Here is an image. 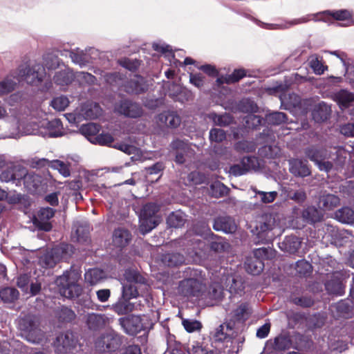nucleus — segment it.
Listing matches in <instances>:
<instances>
[{"instance_id":"9d476101","label":"nucleus","mask_w":354,"mask_h":354,"mask_svg":"<svg viewBox=\"0 0 354 354\" xmlns=\"http://www.w3.org/2000/svg\"><path fill=\"white\" fill-rule=\"evenodd\" d=\"M71 250L72 247L68 245L55 248L50 252H48L40 257L39 264L43 267H53L61 259H66L68 252Z\"/></svg>"},{"instance_id":"2f4dec72","label":"nucleus","mask_w":354,"mask_h":354,"mask_svg":"<svg viewBox=\"0 0 354 354\" xmlns=\"http://www.w3.org/2000/svg\"><path fill=\"white\" fill-rule=\"evenodd\" d=\"M100 131V127L95 123H88L84 124L80 128V132L84 135L90 142L93 137L97 136Z\"/></svg>"},{"instance_id":"69168bd1","label":"nucleus","mask_w":354,"mask_h":354,"mask_svg":"<svg viewBox=\"0 0 354 354\" xmlns=\"http://www.w3.org/2000/svg\"><path fill=\"white\" fill-rule=\"evenodd\" d=\"M15 177L14 170L12 168L8 169L3 172L0 176V179L3 182H9L13 180Z\"/></svg>"},{"instance_id":"09e8293b","label":"nucleus","mask_w":354,"mask_h":354,"mask_svg":"<svg viewBox=\"0 0 354 354\" xmlns=\"http://www.w3.org/2000/svg\"><path fill=\"white\" fill-rule=\"evenodd\" d=\"M182 324L185 329L189 333L199 330L202 327L201 323L196 320L183 319Z\"/></svg>"},{"instance_id":"393cba45","label":"nucleus","mask_w":354,"mask_h":354,"mask_svg":"<svg viewBox=\"0 0 354 354\" xmlns=\"http://www.w3.org/2000/svg\"><path fill=\"white\" fill-rule=\"evenodd\" d=\"M74 77V75L72 71L66 67L56 73L54 76V81L56 84L64 86L70 84Z\"/></svg>"},{"instance_id":"58836bf2","label":"nucleus","mask_w":354,"mask_h":354,"mask_svg":"<svg viewBox=\"0 0 354 354\" xmlns=\"http://www.w3.org/2000/svg\"><path fill=\"white\" fill-rule=\"evenodd\" d=\"M241 165L247 172L256 171L259 169L260 164L259 160L255 157H245L241 160Z\"/></svg>"},{"instance_id":"c85d7f7f","label":"nucleus","mask_w":354,"mask_h":354,"mask_svg":"<svg viewBox=\"0 0 354 354\" xmlns=\"http://www.w3.org/2000/svg\"><path fill=\"white\" fill-rule=\"evenodd\" d=\"M335 218L341 223H354V211L349 207H343L335 213Z\"/></svg>"},{"instance_id":"ddd939ff","label":"nucleus","mask_w":354,"mask_h":354,"mask_svg":"<svg viewBox=\"0 0 354 354\" xmlns=\"http://www.w3.org/2000/svg\"><path fill=\"white\" fill-rule=\"evenodd\" d=\"M54 214V210L50 207L41 209L37 217H35L33 220L34 225L40 230L46 232L50 231L52 225L48 221L53 217Z\"/></svg>"},{"instance_id":"f3484780","label":"nucleus","mask_w":354,"mask_h":354,"mask_svg":"<svg viewBox=\"0 0 354 354\" xmlns=\"http://www.w3.org/2000/svg\"><path fill=\"white\" fill-rule=\"evenodd\" d=\"M156 122L160 127L176 128L180 125L181 120L176 113L165 111L158 115Z\"/></svg>"},{"instance_id":"412c9836","label":"nucleus","mask_w":354,"mask_h":354,"mask_svg":"<svg viewBox=\"0 0 354 354\" xmlns=\"http://www.w3.org/2000/svg\"><path fill=\"white\" fill-rule=\"evenodd\" d=\"M214 228L216 231L233 233L236 229V225L234 221L230 217H220L215 221Z\"/></svg>"},{"instance_id":"5fc2aeb1","label":"nucleus","mask_w":354,"mask_h":354,"mask_svg":"<svg viewBox=\"0 0 354 354\" xmlns=\"http://www.w3.org/2000/svg\"><path fill=\"white\" fill-rule=\"evenodd\" d=\"M211 248L216 252L225 251L229 248V244L221 238H216L211 243Z\"/></svg>"},{"instance_id":"5701e85b","label":"nucleus","mask_w":354,"mask_h":354,"mask_svg":"<svg viewBox=\"0 0 354 354\" xmlns=\"http://www.w3.org/2000/svg\"><path fill=\"white\" fill-rule=\"evenodd\" d=\"M83 119L92 120L101 115V108L96 103H88L82 105L80 109Z\"/></svg>"},{"instance_id":"39448f33","label":"nucleus","mask_w":354,"mask_h":354,"mask_svg":"<svg viewBox=\"0 0 354 354\" xmlns=\"http://www.w3.org/2000/svg\"><path fill=\"white\" fill-rule=\"evenodd\" d=\"M125 282L123 283L122 297L129 300L139 295L138 290L142 286L147 289L145 279L135 270H127L124 274Z\"/></svg>"},{"instance_id":"c756f323","label":"nucleus","mask_w":354,"mask_h":354,"mask_svg":"<svg viewBox=\"0 0 354 354\" xmlns=\"http://www.w3.org/2000/svg\"><path fill=\"white\" fill-rule=\"evenodd\" d=\"M300 244L301 243L298 238L295 236H288L280 243L279 247L282 250H285L289 253H294L299 248Z\"/></svg>"},{"instance_id":"f257e3e1","label":"nucleus","mask_w":354,"mask_h":354,"mask_svg":"<svg viewBox=\"0 0 354 354\" xmlns=\"http://www.w3.org/2000/svg\"><path fill=\"white\" fill-rule=\"evenodd\" d=\"M342 149H308L306 151V156L318 167L320 171L329 172L334 167L336 159L342 156Z\"/></svg>"},{"instance_id":"bf43d9fd","label":"nucleus","mask_w":354,"mask_h":354,"mask_svg":"<svg viewBox=\"0 0 354 354\" xmlns=\"http://www.w3.org/2000/svg\"><path fill=\"white\" fill-rule=\"evenodd\" d=\"M190 82L198 88H200L204 84V77L201 74H190Z\"/></svg>"},{"instance_id":"3c124183","label":"nucleus","mask_w":354,"mask_h":354,"mask_svg":"<svg viewBox=\"0 0 354 354\" xmlns=\"http://www.w3.org/2000/svg\"><path fill=\"white\" fill-rule=\"evenodd\" d=\"M225 326L223 324L218 326L212 333V338L214 342H223L228 338L227 333L224 331Z\"/></svg>"},{"instance_id":"cd10ccee","label":"nucleus","mask_w":354,"mask_h":354,"mask_svg":"<svg viewBox=\"0 0 354 354\" xmlns=\"http://www.w3.org/2000/svg\"><path fill=\"white\" fill-rule=\"evenodd\" d=\"M104 277L105 274L104 272L98 268L91 269L88 270L84 274L86 282L91 286L97 284Z\"/></svg>"},{"instance_id":"4be33fe9","label":"nucleus","mask_w":354,"mask_h":354,"mask_svg":"<svg viewBox=\"0 0 354 354\" xmlns=\"http://www.w3.org/2000/svg\"><path fill=\"white\" fill-rule=\"evenodd\" d=\"M340 200L338 196L327 194L320 196L319 200V207L324 211H329L338 206Z\"/></svg>"},{"instance_id":"72a5a7b5","label":"nucleus","mask_w":354,"mask_h":354,"mask_svg":"<svg viewBox=\"0 0 354 354\" xmlns=\"http://www.w3.org/2000/svg\"><path fill=\"white\" fill-rule=\"evenodd\" d=\"M86 322L91 329H95L104 324V318L102 315L91 313L86 315Z\"/></svg>"},{"instance_id":"c9c22d12","label":"nucleus","mask_w":354,"mask_h":354,"mask_svg":"<svg viewBox=\"0 0 354 354\" xmlns=\"http://www.w3.org/2000/svg\"><path fill=\"white\" fill-rule=\"evenodd\" d=\"M163 262L168 266H177L185 262V258L178 253L168 254L164 257Z\"/></svg>"},{"instance_id":"de8ad7c7","label":"nucleus","mask_w":354,"mask_h":354,"mask_svg":"<svg viewBox=\"0 0 354 354\" xmlns=\"http://www.w3.org/2000/svg\"><path fill=\"white\" fill-rule=\"evenodd\" d=\"M114 147L129 155H138L140 150L136 146L127 143H120L114 145Z\"/></svg>"},{"instance_id":"2eb2a0df","label":"nucleus","mask_w":354,"mask_h":354,"mask_svg":"<svg viewBox=\"0 0 354 354\" xmlns=\"http://www.w3.org/2000/svg\"><path fill=\"white\" fill-rule=\"evenodd\" d=\"M36 165L38 167H45L48 165L52 169L57 170L58 172L64 177H68L71 175V165L59 160L49 161L47 159L42 158L37 161Z\"/></svg>"},{"instance_id":"4d7b16f0","label":"nucleus","mask_w":354,"mask_h":354,"mask_svg":"<svg viewBox=\"0 0 354 354\" xmlns=\"http://www.w3.org/2000/svg\"><path fill=\"white\" fill-rule=\"evenodd\" d=\"M65 116L69 122L74 124H77L84 120L79 109H77L73 113L66 114Z\"/></svg>"},{"instance_id":"a211bd4d","label":"nucleus","mask_w":354,"mask_h":354,"mask_svg":"<svg viewBox=\"0 0 354 354\" xmlns=\"http://www.w3.org/2000/svg\"><path fill=\"white\" fill-rule=\"evenodd\" d=\"M120 113L131 118H138L142 115V108L136 103L124 101L118 109Z\"/></svg>"},{"instance_id":"864d4df0","label":"nucleus","mask_w":354,"mask_h":354,"mask_svg":"<svg viewBox=\"0 0 354 354\" xmlns=\"http://www.w3.org/2000/svg\"><path fill=\"white\" fill-rule=\"evenodd\" d=\"M15 84L16 83L10 79H6L0 82V95L11 92L14 89Z\"/></svg>"},{"instance_id":"37998d69","label":"nucleus","mask_w":354,"mask_h":354,"mask_svg":"<svg viewBox=\"0 0 354 354\" xmlns=\"http://www.w3.org/2000/svg\"><path fill=\"white\" fill-rule=\"evenodd\" d=\"M210 117L214 124L219 126L228 125L232 121V118L229 114L217 115L216 113H212L210 114Z\"/></svg>"},{"instance_id":"e2e57ef3","label":"nucleus","mask_w":354,"mask_h":354,"mask_svg":"<svg viewBox=\"0 0 354 354\" xmlns=\"http://www.w3.org/2000/svg\"><path fill=\"white\" fill-rule=\"evenodd\" d=\"M310 265L307 261H301L297 262V269L298 272H299L300 274H305L306 273L310 271Z\"/></svg>"},{"instance_id":"f704fd0d","label":"nucleus","mask_w":354,"mask_h":354,"mask_svg":"<svg viewBox=\"0 0 354 354\" xmlns=\"http://www.w3.org/2000/svg\"><path fill=\"white\" fill-rule=\"evenodd\" d=\"M19 292L13 288H6L0 291V297L5 302H13L19 297Z\"/></svg>"},{"instance_id":"a18cd8bd","label":"nucleus","mask_w":354,"mask_h":354,"mask_svg":"<svg viewBox=\"0 0 354 354\" xmlns=\"http://www.w3.org/2000/svg\"><path fill=\"white\" fill-rule=\"evenodd\" d=\"M291 341L286 336H279L274 339V348L279 351L288 349L291 346Z\"/></svg>"},{"instance_id":"052dcab7","label":"nucleus","mask_w":354,"mask_h":354,"mask_svg":"<svg viewBox=\"0 0 354 354\" xmlns=\"http://www.w3.org/2000/svg\"><path fill=\"white\" fill-rule=\"evenodd\" d=\"M97 299L100 302H105L108 301L111 296V291L109 289H101L96 292Z\"/></svg>"},{"instance_id":"7c9ffc66","label":"nucleus","mask_w":354,"mask_h":354,"mask_svg":"<svg viewBox=\"0 0 354 354\" xmlns=\"http://www.w3.org/2000/svg\"><path fill=\"white\" fill-rule=\"evenodd\" d=\"M41 183V177L35 173H28L24 178V186L30 192H34Z\"/></svg>"},{"instance_id":"8fccbe9b","label":"nucleus","mask_w":354,"mask_h":354,"mask_svg":"<svg viewBox=\"0 0 354 354\" xmlns=\"http://www.w3.org/2000/svg\"><path fill=\"white\" fill-rule=\"evenodd\" d=\"M209 138L212 142H221L226 138V135L223 129H213L210 131Z\"/></svg>"},{"instance_id":"79ce46f5","label":"nucleus","mask_w":354,"mask_h":354,"mask_svg":"<svg viewBox=\"0 0 354 354\" xmlns=\"http://www.w3.org/2000/svg\"><path fill=\"white\" fill-rule=\"evenodd\" d=\"M69 54L72 61L80 66L85 65V64L88 62L87 57L82 50L77 49L75 50L69 52Z\"/></svg>"},{"instance_id":"aec40b11","label":"nucleus","mask_w":354,"mask_h":354,"mask_svg":"<svg viewBox=\"0 0 354 354\" xmlns=\"http://www.w3.org/2000/svg\"><path fill=\"white\" fill-rule=\"evenodd\" d=\"M131 239V234L127 230L119 227L114 230L112 241L115 246L123 248L129 244Z\"/></svg>"},{"instance_id":"f03ea898","label":"nucleus","mask_w":354,"mask_h":354,"mask_svg":"<svg viewBox=\"0 0 354 354\" xmlns=\"http://www.w3.org/2000/svg\"><path fill=\"white\" fill-rule=\"evenodd\" d=\"M18 328L21 335L27 341L34 343H43L46 340L44 333L39 327L37 317L27 315L19 320Z\"/></svg>"},{"instance_id":"13d9d810","label":"nucleus","mask_w":354,"mask_h":354,"mask_svg":"<svg viewBox=\"0 0 354 354\" xmlns=\"http://www.w3.org/2000/svg\"><path fill=\"white\" fill-rule=\"evenodd\" d=\"M12 170H14L15 177L13 180H23L24 182L25 176L28 175L27 171L25 168L21 167L20 166H17L12 167Z\"/></svg>"},{"instance_id":"6e6d98bb","label":"nucleus","mask_w":354,"mask_h":354,"mask_svg":"<svg viewBox=\"0 0 354 354\" xmlns=\"http://www.w3.org/2000/svg\"><path fill=\"white\" fill-rule=\"evenodd\" d=\"M45 66L49 69H55L59 66V61L57 56L48 55L45 57Z\"/></svg>"},{"instance_id":"6ab92c4d","label":"nucleus","mask_w":354,"mask_h":354,"mask_svg":"<svg viewBox=\"0 0 354 354\" xmlns=\"http://www.w3.org/2000/svg\"><path fill=\"white\" fill-rule=\"evenodd\" d=\"M95 344L96 347L101 351H111L118 348L119 340L117 337H114L111 334H106L98 339Z\"/></svg>"},{"instance_id":"bb28decb","label":"nucleus","mask_w":354,"mask_h":354,"mask_svg":"<svg viewBox=\"0 0 354 354\" xmlns=\"http://www.w3.org/2000/svg\"><path fill=\"white\" fill-rule=\"evenodd\" d=\"M147 86L141 77H136L131 80L127 86L126 90L129 93H140L147 90Z\"/></svg>"},{"instance_id":"dca6fc26","label":"nucleus","mask_w":354,"mask_h":354,"mask_svg":"<svg viewBox=\"0 0 354 354\" xmlns=\"http://www.w3.org/2000/svg\"><path fill=\"white\" fill-rule=\"evenodd\" d=\"M122 326L130 335H136L145 328V325L140 316L133 315L127 319H120Z\"/></svg>"},{"instance_id":"774afa93","label":"nucleus","mask_w":354,"mask_h":354,"mask_svg":"<svg viewBox=\"0 0 354 354\" xmlns=\"http://www.w3.org/2000/svg\"><path fill=\"white\" fill-rule=\"evenodd\" d=\"M189 178L196 185L201 184L205 180V176L196 171L191 173Z\"/></svg>"},{"instance_id":"603ef678","label":"nucleus","mask_w":354,"mask_h":354,"mask_svg":"<svg viewBox=\"0 0 354 354\" xmlns=\"http://www.w3.org/2000/svg\"><path fill=\"white\" fill-rule=\"evenodd\" d=\"M286 115L281 112H274L267 115L268 122L273 124H279L286 120Z\"/></svg>"},{"instance_id":"338daca9","label":"nucleus","mask_w":354,"mask_h":354,"mask_svg":"<svg viewBox=\"0 0 354 354\" xmlns=\"http://www.w3.org/2000/svg\"><path fill=\"white\" fill-rule=\"evenodd\" d=\"M340 131L346 136H354V124L348 123L342 126Z\"/></svg>"},{"instance_id":"a878e982","label":"nucleus","mask_w":354,"mask_h":354,"mask_svg":"<svg viewBox=\"0 0 354 354\" xmlns=\"http://www.w3.org/2000/svg\"><path fill=\"white\" fill-rule=\"evenodd\" d=\"M333 99L341 108H346L354 101V95L347 91L342 90L333 94Z\"/></svg>"},{"instance_id":"e433bc0d","label":"nucleus","mask_w":354,"mask_h":354,"mask_svg":"<svg viewBox=\"0 0 354 354\" xmlns=\"http://www.w3.org/2000/svg\"><path fill=\"white\" fill-rule=\"evenodd\" d=\"M185 215L182 212L171 213L167 218V224L172 227H180L184 225Z\"/></svg>"},{"instance_id":"423d86ee","label":"nucleus","mask_w":354,"mask_h":354,"mask_svg":"<svg viewBox=\"0 0 354 354\" xmlns=\"http://www.w3.org/2000/svg\"><path fill=\"white\" fill-rule=\"evenodd\" d=\"M159 207L153 203L143 206L140 214V231L145 234L155 228L161 221L157 214Z\"/></svg>"},{"instance_id":"473e14b6","label":"nucleus","mask_w":354,"mask_h":354,"mask_svg":"<svg viewBox=\"0 0 354 354\" xmlns=\"http://www.w3.org/2000/svg\"><path fill=\"white\" fill-rule=\"evenodd\" d=\"M113 309L118 315H125L133 310V305L122 297L113 306Z\"/></svg>"},{"instance_id":"ea45409f","label":"nucleus","mask_w":354,"mask_h":354,"mask_svg":"<svg viewBox=\"0 0 354 354\" xmlns=\"http://www.w3.org/2000/svg\"><path fill=\"white\" fill-rule=\"evenodd\" d=\"M309 64L314 73L317 75L323 74L328 68L326 66L323 65L317 55H312L310 57Z\"/></svg>"},{"instance_id":"c03bdc74","label":"nucleus","mask_w":354,"mask_h":354,"mask_svg":"<svg viewBox=\"0 0 354 354\" xmlns=\"http://www.w3.org/2000/svg\"><path fill=\"white\" fill-rule=\"evenodd\" d=\"M256 193V197H259L261 201L263 203H272L277 196V192H261L254 189Z\"/></svg>"},{"instance_id":"6e6552de","label":"nucleus","mask_w":354,"mask_h":354,"mask_svg":"<svg viewBox=\"0 0 354 354\" xmlns=\"http://www.w3.org/2000/svg\"><path fill=\"white\" fill-rule=\"evenodd\" d=\"M45 77L44 67L39 64H35L32 67L23 66L19 68L17 80L19 82L26 81L30 84H38L43 81Z\"/></svg>"},{"instance_id":"4c0bfd02","label":"nucleus","mask_w":354,"mask_h":354,"mask_svg":"<svg viewBox=\"0 0 354 354\" xmlns=\"http://www.w3.org/2000/svg\"><path fill=\"white\" fill-rule=\"evenodd\" d=\"M227 187L218 181L213 183L210 186V193L216 198L225 196L227 194Z\"/></svg>"},{"instance_id":"4468645a","label":"nucleus","mask_w":354,"mask_h":354,"mask_svg":"<svg viewBox=\"0 0 354 354\" xmlns=\"http://www.w3.org/2000/svg\"><path fill=\"white\" fill-rule=\"evenodd\" d=\"M75 343L74 335L71 332L59 335L53 342L54 347L57 353H65L70 350Z\"/></svg>"},{"instance_id":"680f3d73","label":"nucleus","mask_w":354,"mask_h":354,"mask_svg":"<svg viewBox=\"0 0 354 354\" xmlns=\"http://www.w3.org/2000/svg\"><path fill=\"white\" fill-rule=\"evenodd\" d=\"M28 281V276L24 274L18 277L17 283L18 287L20 288L23 291L27 292Z\"/></svg>"},{"instance_id":"9b49d317","label":"nucleus","mask_w":354,"mask_h":354,"mask_svg":"<svg viewBox=\"0 0 354 354\" xmlns=\"http://www.w3.org/2000/svg\"><path fill=\"white\" fill-rule=\"evenodd\" d=\"M269 250L261 248L253 252V256L248 257L245 262V267L247 272L252 274H259L263 268V263L261 260L263 257H269Z\"/></svg>"},{"instance_id":"b1692460","label":"nucleus","mask_w":354,"mask_h":354,"mask_svg":"<svg viewBox=\"0 0 354 354\" xmlns=\"http://www.w3.org/2000/svg\"><path fill=\"white\" fill-rule=\"evenodd\" d=\"M290 171L295 176H307L310 171L306 161L301 160H292L290 161Z\"/></svg>"},{"instance_id":"a19ab883","label":"nucleus","mask_w":354,"mask_h":354,"mask_svg":"<svg viewBox=\"0 0 354 354\" xmlns=\"http://www.w3.org/2000/svg\"><path fill=\"white\" fill-rule=\"evenodd\" d=\"M69 100L67 97L61 95L53 98L51 101V106L57 111H64L69 105Z\"/></svg>"},{"instance_id":"7ed1b4c3","label":"nucleus","mask_w":354,"mask_h":354,"mask_svg":"<svg viewBox=\"0 0 354 354\" xmlns=\"http://www.w3.org/2000/svg\"><path fill=\"white\" fill-rule=\"evenodd\" d=\"M80 274L75 271L65 272L59 277L56 283L59 288L60 294L66 298H75L80 295L82 288L79 284Z\"/></svg>"},{"instance_id":"20e7f679","label":"nucleus","mask_w":354,"mask_h":354,"mask_svg":"<svg viewBox=\"0 0 354 354\" xmlns=\"http://www.w3.org/2000/svg\"><path fill=\"white\" fill-rule=\"evenodd\" d=\"M352 17L351 12L348 10H326L322 12L317 13L310 16L301 17L297 19L289 21L284 26L280 25L282 28H289L292 26L306 23L310 19L315 21H323L327 23H332L333 19L337 21H346L351 20Z\"/></svg>"},{"instance_id":"0e129e2a","label":"nucleus","mask_w":354,"mask_h":354,"mask_svg":"<svg viewBox=\"0 0 354 354\" xmlns=\"http://www.w3.org/2000/svg\"><path fill=\"white\" fill-rule=\"evenodd\" d=\"M270 329V324L266 323L261 326L257 331V336L259 338H265L268 336Z\"/></svg>"},{"instance_id":"0eeeda50","label":"nucleus","mask_w":354,"mask_h":354,"mask_svg":"<svg viewBox=\"0 0 354 354\" xmlns=\"http://www.w3.org/2000/svg\"><path fill=\"white\" fill-rule=\"evenodd\" d=\"M41 126L38 129H27L25 131L26 134H40L43 136L57 137L63 134V127L60 120L54 119L48 121L43 120L41 121Z\"/></svg>"},{"instance_id":"1a4fd4ad","label":"nucleus","mask_w":354,"mask_h":354,"mask_svg":"<svg viewBox=\"0 0 354 354\" xmlns=\"http://www.w3.org/2000/svg\"><path fill=\"white\" fill-rule=\"evenodd\" d=\"M278 225L276 215L264 214L261 216L257 221L255 232L259 240L262 242L267 241L270 238H267L266 234L270 231L274 230Z\"/></svg>"},{"instance_id":"49530a36","label":"nucleus","mask_w":354,"mask_h":354,"mask_svg":"<svg viewBox=\"0 0 354 354\" xmlns=\"http://www.w3.org/2000/svg\"><path fill=\"white\" fill-rule=\"evenodd\" d=\"M113 140L112 136L109 133H101L97 134V136L93 137V139L91 140V142L95 144H99L101 145H108L111 144Z\"/></svg>"},{"instance_id":"f8f14e48","label":"nucleus","mask_w":354,"mask_h":354,"mask_svg":"<svg viewBox=\"0 0 354 354\" xmlns=\"http://www.w3.org/2000/svg\"><path fill=\"white\" fill-rule=\"evenodd\" d=\"M203 289L204 286L199 281L187 279L180 282L178 292L182 296L189 297L198 296Z\"/></svg>"}]
</instances>
